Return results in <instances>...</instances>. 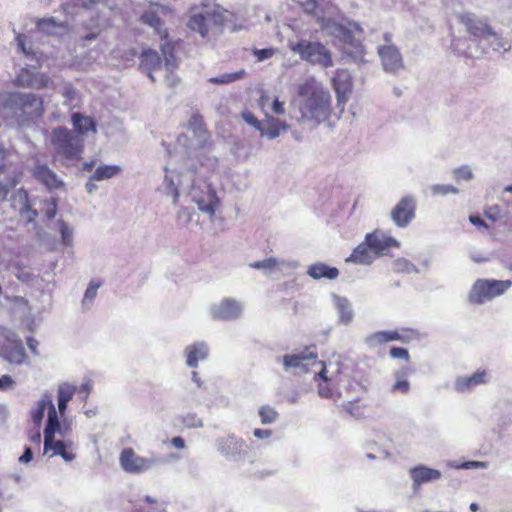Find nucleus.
Masks as SVG:
<instances>
[{"label": "nucleus", "instance_id": "nucleus-1", "mask_svg": "<svg viewBox=\"0 0 512 512\" xmlns=\"http://www.w3.org/2000/svg\"><path fill=\"white\" fill-rule=\"evenodd\" d=\"M46 411L47 420L43 431L44 452L52 451L51 456H60L65 462L73 461L76 454L75 444L69 438L72 431L71 423L66 419H59L52 396L48 393H44L30 411V418L38 429Z\"/></svg>", "mask_w": 512, "mask_h": 512}, {"label": "nucleus", "instance_id": "nucleus-2", "mask_svg": "<svg viewBox=\"0 0 512 512\" xmlns=\"http://www.w3.org/2000/svg\"><path fill=\"white\" fill-rule=\"evenodd\" d=\"M299 112L304 122L319 125L331 114L330 91L315 77H307L298 85Z\"/></svg>", "mask_w": 512, "mask_h": 512}, {"label": "nucleus", "instance_id": "nucleus-3", "mask_svg": "<svg viewBox=\"0 0 512 512\" xmlns=\"http://www.w3.org/2000/svg\"><path fill=\"white\" fill-rule=\"evenodd\" d=\"M459 22L464 25L468 39L457 38L452 41V47L458 54L477 58L486 53L482 45L487 37L492 35V27L488 20L472 12H464L458 16Z\"/></svg>", "mask_w": 512, "mask_h": 512}, {"label": "nucleus", "instance_id": "nucleus-4", "mask_svg": "<svg viewBox=\"0 0 512 512\" xmlns=\"http://www.w3.org/2000/svg\"><path fill=\"white\" fill-rule=\"evenodd\" d=\"M21 173L16 166H0V202L7 201L26 222H32L38 215L29 204L28 193L23 188L16 189Z\"/></svg>", "mask_w": 512, "mask_h": 512}, {"label": "nucleus", "instance_id": "nucleus-5", "mask_svg": "<svg viewBox=\"0 0 512 512\" xmlns=\"http://www.w3.org/2000/svg\"><path fill=\"white\" fill-rule=\"evenodd\" d=\"M187 192L198 209L213 219L220 199L212 184L195 167L186 176Z\"/></svg>", "mask_w": 512, "mask_h": 512}, {"label": "nucleus", "instance_id": "nucleus-6", "mask_svg": "<svg viewBox=\"0 0 512 512\" xmlns=\"http://www.w3.org/2000/svg\"><path fill=\"white\" fill-rule=\"evenodd\" d=\"M160 48L163 60L156 51L144 50L140 57V68L147 73L152 81H155L153 71L165 70L167 72L166 81L170 87H173L178 83V78L172 75L178 66L174 47L166 41L160 45Z\"/></svg>", "mask_w": 512, "mask_h": 512}, {"label": "nucleus", "instance_id": "nucleus-7", "mask_svg": "<svg viewBox=\"0 0 512 512\" xmlns=\"http://www.w3.org/2000/svg\"><path fill=\"white\" fill-rule=\"evenodd\" d=\"M226 14L227 10L220 6L206 7L202 10L193 11L187 26L203 39L211 40L222 32Z\"/></svg>", "mask_w": 512, "mask_h": 512}, {"label": "nucleus", "instance_id": "nucleus-8", "mask_svg": "<svg viewBox=\"0 0 512 512\" xmlns=\"http://www.w3.org/2000/svg\"><path fill=\"white\" fill-rule=\"evenodd\" d=\"M54 158L78 160L83 152V141L79 135L65 127L54 128L49 136Z\"/></svg>", "mask_w": 512, "mask_h": 512}, {"label": "nucleus", "instance_id": "nucleus-9", "mask_svg": "<svg viewBox=\"0 0 512 512\" xmlns=\"http://www.w3.org/2000/svg\"><path fill=\"white\" fill-rule=\"evenodd\" d=\"M511 287V280L478 279L469 291L468 301L474 305H482L503 295Z\"/></svg>", "mask_w": 512, "mask_h": 512}, {"label": "nucleus", "instance_id": "nucleus-10", "mask_svg": "<svg viewBox=\"0 0 512 512\" xmlns=\"http://www.w3.org/2000/svg\"><path fill=\"white\" fill-rule=\"evenodd\" d=\"M288 45L303 61L323 68L333 66L331 52L320 42L302 39L298 42L289 41Z\"/></svg>", "mask_w": 512, "mask_h": 512}, {"label": "nucleus", "instance_id": "nucleus-11", "mask_svg": "<svg viewBox=\"0 0 512 512\" xmlns=\"http://www.w3.org/2000/svg\"><path fill=\"white\" fill-rule=\"evenodd\" d=\"M322 29L328 34L343 42L346 45L351 46L355 49V54L352 55V52L349 48H345V53L347 55H351L356 62L363 61V48L359 41L355 40L353 37L354 31H361L359 24L350 23L349 26H345L344 24L338 23L333 20L324 21L322 24Z\"/></svg>", "mask_w": 512, "mask_h": 512}, {"label": "nucleus", "instance_id": "nucleus-12", "mask_svg": "<svg viewBox=\"0 0 512 512\" xmlns=\"http://www.w3.org/2000/svg\"><path fill=\"white\" fill-rule=\"evenodd\" d=\"M194 164H184L179 170L164 168L165 175L162 183L158 187V191L166 197L172 199V204H179L180 189L187 190L186 175L193 170Z\"/></svg>", "mask_w": 512, "mask_h": 512}, {"label": "nucleus", "instance_id": "nucleus-13", "mask_svg": "<svg viewBox=\"0 0 512 512\" xmlns=\"http://www.w3.org/2000/svg\"><path fill=\"white\" fill-rule=\"evenodd\" d=\"M173 14V8L169 4L150 2L147 8L140 16V21L144 25L153 29L161 40L167 41L168 30L165 26L164 18Z\"/></svg>", "mask_w": 512, "mask_h": 512}, {"label": "nucleus", "instance_id": "nucleus-14", "mask_svg": "<svg viewBox=\"0 0 512 512\" xmlns=\"http://www.w3.org/2000/svg\"><path fill=\"white\" fill-rule=\"evenodd\" d=\"M0 357L11 364L25 363L27 355L22 340L13 331L0 326Z\"/></svg>", "mask_w": 512, "mask_h": 512}, {"label": "nucleus", "instance_id": "nucleus-15", "mask_svg": "<svg viewBox=\"0 0 512 512\" xmlns=\"http://www.w3.org/2000/svg\"><path fill=\"white\" fill-rule=\"evenodd\" d=\"M283 366L286 371H293L298 374L302 372H314V368H319L324 362L317 361V353L312 348H306L303 351L286 354L282 357Z\"/></svg>", "mask_w": 512, "mask_h": 512}, {"label": "nucleus", "instance_id": "nucleus-16", "mask_svg": "<svg viewBox=\"0 0 512 512\" xmlns=\"http://www.w3.org/2000/svg\"><path fill=\"white\" fill-rule=\"evenodd\" d=\"M121 468L130 474H142L152 469L157 463L156 456L143 457L135 453L132 448H125L119 456Z\"/></svg>", "mask_w": 512, "mask_h": 512}, {"label": "nucleus", "instance_id": "nucleus-17", "mask_svg": "<svg viewBox=\"0 0 512 512\" xmlns=\"http://www.w3.org/2000/svg\"><path fill=\"white\" fill-rule=\"evenodd\" d=\"M387 42L378 47V55L383 69L388 73H397L404 68V62L399 49L391 42L388 34L384 36Z\"/></svg>", "mask_w": 512, "mask_h": 512}, {"label": "nucleus", "instance_id": "nucleus-18", "mask_svg": "<svg viewBox=\"0 0 512 512\" xmlns=\"http://www.w3.org/2000/svg\"><path fill=\"white\" fill-rule=\"evenodd\" d=\"M216 448L225 458L233 461L243 459L247 454V444L243 439L228 434L216 440Z\"/></svg>", "mask_w": 512, "mask_h": 512}, {"label": "nucleus", "instance_id": "nucleus-19", "mask_svg": "<svg viewBox=\"0 0 512 512\" xmlns=\"http://www.w3.org/2000/svg\"><path fill=\"white\" fill-rule=\"evenodd\" d=\"M243 312V304L235 299L226 298L210 307L211 317L215 320L232 321Z\"/></svg>", "mask_w": 512, "mask_h": 512}, {"label": "nucleus", "instance_id": "nucleus-20", "mask_svg": "<svg viewBox=\"0 0 512 512\" xmlns=\"http://www.w3.org/2000/svg\"><path fill=\"white\" fill-rule=\"evenodd\" d=\"M332 82L337 97V106L343 111L352 93L353 84L351 75L347 70H337Z\"/></svg>", "mask_w": 512, "mask_h": 512}, {"label": "nucleus", "instance_id": "nucleus-21", "mask_svg": "<svg viewBox=\"0 0 512 512\" xmlns=\"http://www.w3.org/2000/svg\"><path fill=\"white\" fill-rule=\"evenodd\" d=\"M188 129L191 131L193 139L195 140V147L190 153L193 154L194 157L198 158L202 155V152L198 150L204 149L209 140V134L205 129L203 119L199 114L191 115L188 121Z\"/></svg>", "mask_w": 512, "mask_h": 512}, {"label": "nucleus", "instance_id": "nucleus-22", "mask_svg": "<svg viewBox=\"0 0 512 512\" xmlns=\"http://www.w3.org/2000/svg\"><path fill=\"white\" fill-rule=\"evenodd\" d=\"M416 203L412 196L403 197L391 211L393 222L399 227H406L414 217Z\"/></svg>", "mask_w": 512, "mask_h": 512}, {"label": "nucleus", "instance_id": "nucleus-23", "mask_svg": "<svg viewBox=\"0 0 512 512\" xmlns=\"http://www.w3.org/2000/svg\"><path fill=\"white\" fill-rule=\"evenodd\" d=\"M19 92L0 93V119L21 117Z\"/></svg>", "mask_w": 512, "mask_h": 512}, {"label": "nucleus", "instance_id": "nucleus-24", "mask_svg": "<svg viewBox=\"0 0 512 512\" xmlns=\"http://www.w3.org/2000/svg\"><path fill=\"white\" fill-rule=\"evenodd\" d=\"M249 266L253 269L263 270L266 275H271L275 272H284L287 269H295L298 267V262L295 260L269 257L261 261L250 263Z\"/></svg>", "mask_w": 512, "mask_h": 512}, {"label": "nucleus", "instance_id": "nucleus-25", "mask_svg": "<svg viewBox=\"0 0 512 512\" xmlns=\"http://www.w3.org/2000/svg\"><path fill=\"white\" fill-rule=\"evenodd\" d=\"M33 177L50 191L64 188V182L46 164L37 163L31 170Z\"/></svg>", "mask_w": 512, "mask_h": 512}, {"label": "nucleus", "instance_id": "nucleus-26", "mask_svg": "<svg viewBox=\"0 0 512 512\" xmlns=\"http://www.w3.org/2000/svg\"><path fill=\"white\" fill-rule=\"evenodd\" d=\"M409 476L412 480V488L416 491L423 484L438 481L442 477V473L440 470L426 465H417L409 470Z\"/></svg>", "mask_w": 512, "mask_h": 512}, {"label": "nucleus", "instance_id": "nucleus-27", "mask_svg": "<svg viewBox=\"0 0 512 512\" xmlns=\"http://www.w3.org/2000/svg\"><path fill=\"white\" fill-rule=\"evenodd\" d=\"M365 240L375 256L385 254L391 247H399V242L396 239L379 230L367 234Z\"/></svg>", "mask_w": 512, "mask_h": 512}, {"label": "nucleus", "instance_id": "nucleus-28", "mask_svg": "<svg viewBox=\"0 0 512 512\" xmlns=\"http://www.w3.org/2000/svg\"><path fill=\"white\" fill-rule=\"evenodd\" d=\"M332 365L329 364L326 366L324 363L318 368V371L315 372L314 379H321L322 383L318 385V395L322 398H332L334 396L333 389L330 387L329 383L337 381V374H339V370H331Z\"/></svg>", "mask_w": 512, "mask_h": 512}, {"label": "nucleus", "instance_id": "nucleus-29", "mask_svg": "<svg viewBox=\"0 0 512 512\" xmlns=\"http://www.w3.org/2000/svg\"><path fill=\"white\" fill-rule=\"evenodd\" d=\"M288 129L289 125L285 121L266 113L259 132L261 137L273 140L279 137L281 133L287 132Z\"/></svg>", "mask_w": 512, "mask_h": 512}, {"label": "nucleus", "instance_id": "nucleus-30", "mask_svg": "<svg viewBox=\"0 0 512 512\" xmlns=\"http://www.w3.org/2000/svg\"><path fill=\"white\" fill-rule=\"evenodd\" d=\"M489 381V375L485 370H478L470 376H459L454 382V390L458 393L471 392L475 387Z\"/></svg>", "mask_w": 512, "mask_h": 512}, {"label": "nucleus", "instance_id": "nucleus-31", "mask_svg": "<svg viewBox=\"0 0 512 512\" xmlns=\"http://www.w3.org/2000/svg\"><path fill=\"white\" fill-rule=\"evenodd\" d=\"M186 365L190 368H197L200 361L207 359L209 346L204 341H197L187 345L183 351Z\"/></svg>", "mask_w": 512, "mask_h": 512}, {"label": "nucleus", "instance_id": "nucleus-32", "mask_svg": "<svg viewBox=\"0 0 512 512\" xmlns=\"http://www.w3.org/2000/svg\"><path fill=\"white\" fill-rule=\"evenodd\" d=\"M20 98L21 116L34 118L42 115L43 101L40 97L32 93H20Z\"/></svg>", "mask_w": 512, "mask_h": 512}, {"label": "nucleus", "instance_id": "nucleus-33", "mask_svg": "<svg viewBox=\"0 0 512 512\" xmlns=\"http://www.w3.org/2000/svg\"><path fill=\"white\" fill-rule=\"evenodd\" d=\"M36 27L39 32L50 36H63L69 31L67 22L59 21L54 17L38 19Z\"/></svg>", "mask_w": 512, "mask_h": 512}, {"label": "nucleus", "instance_id": "nucleus-34", "mask_svg": "<svg viewBox=\"0 0 512 512\" xmlns=\"http://www.w3.org/2000/svg\"><path fill=\"white\" fill-rule=\"evenodd\" d=\"M332 302L338 313V322L348 325L353 320V310L350 301L346 297L332 294Z\"/></svg>", "mask_w": 512, "mask_h": 512}, {"label": "nucleus", "instance_id": "nucleus-35", "mask_svg": "<svg viewBox=\"0 0 512 512\" xmlns=\"http://www.w3.org/2000/svg\"><path fill=\"white\" fill-rule=\"evenodd\" d=\"M307 274L314 280L329 279L334 280L339 276V270L325 263L318 262L312 264L307 269Z\"/></svg>", "mask_w": 512, "mask_h": 512}, {"label": "nucleus", "instance_id": "nucleus-36", "mask_svg": "<svg viewBox=\"0 0 512 512\" xmlns=\"http://www.w3.org/2000/svg\"><path fill=\"white\" fill-rule=\"evenodd\" d=\"M412 373L410 367H402L394 372L395 382L391 386L390 391L394 394L400 393L406 395L410 391V382L408 377Z\"/></svg>", "mask_w": 512, "mask_h": 512}, {"label": "nucleus", "instance_id": "nucleus-37", "mask_svg": "<svg viewBox=\"0 0 512 512\" xmlns=\"http://www.w3.org/2000/svg\"><path fill=\"white\" fill-rule=\"evenodd\" d=\"M375 254L368 247L367 242H363L359 244L351 253L349 257L346 258V262H353L361 265H369L375 260Z\"/></svg>", "mask_w": 512, "mask_h": 512}, {"label": "nucleus", "instance_id": "nucleus-38", "mask_svg": "<svg viewBox=\"0 0 512 512\" xmlns=\"http://www.w3.org/2000/svg\"><path fill=\"white\" fill-rule=\"evenodd\" d=\"M401 335L394 330H383L375 332L366 337L365 342L369 347H377L383 343L401 340Z\"/></svg>", "mask_w": 512, "mask_h": 512}, {"label": "nucleus", "instance_id": "nucleus-39", "mask_svg": "<svg viewBox=\"0 0 512 512\" xmlns=\"http://www.w3.org/2000/svg\"><path fill=\"white\" fill-rule=\"evenodd\" d=\"M72 123L75 131L77 132L76 135L81 136L88 132H96V124L94 120L90 117L83 116L80 113L72 114Z\"/></svg>", "mask_w": 512, "mask_h": 512}, {"label": "nucleus", "instance_id": "nucleus-40", "mask_svg": "<svg viewBox=\"0 0 512 512\" xmlns=\"http://www.w3.org/2000/svg\"><path fill=\"white\" fill-rule=\"evenodd\" d=\"M492 35L486 38L484 43L482 45L486 47V52L489 48L493 49L494 51H501L507 52L511 49V45L509 41L502 36L498 35L493 29H492Z\"/></svg>", "mask_w": 512, "mask_h": 512}, {"label": "nucleus", "instance_id": "nucleus-41", "mask_svg": "<svg viewBox=\"0 0 512 512\" xmlns=\"http://www.w3.org/2000/svg\"><path fill=\"white\" fill-rule=\"evenodd\" d=\"M120 172L121 167L119 165H100L94 171L93 175L91 176V180H108L118 175Z\"/></svg>", "mask_w": 512, "mask_h": 512}, {"label": "nucleus", "instance_id": "nucleus-42", "mask_svg": "<svg viewBox=\"0 0 512 512\" xmlns=\"http://www.w3.org/2000/svg\"><path fill=\"white\" fill-rule=\"evenodd\" d=\"M245 76H246V71L244 69H240L236 72L223 73L219 76L212 77L209 79V82L212 84L223 85V84H229V83L235 82L237 80H240V79L244 78Z\"/></svg>", "mask_w": 512, "mask_h": 512}, {"label": "nucleus", "instance_id": "nucleus-43", "mask_svg": "<svg viewBox=\"0 0 512 512\" xmlns=\"http://www.w3.org/2000/svg\"><path fill=\"white\" fill-rule=\"evenodd\" d=\"M9 266H10V269L15 274V276L21 282L28 283L33 280V277H34L33 273L30 271V269H28L27 267L22 265L19 261H17V260L11 261Z\"/></svg>", "mask_w": 512, "mask_h": 512}, {"label": "nucleus", "instance_id": "nucleus-44", "mask_svg": "<svg viewBox=\"0 0 512 512\" xmlns=\"http://www.w3.org/2000/svg\"><path fill=\"white\" fill-rule=\"evenodd\" d=\"M101 286V282L99 281H96V280H91L85 293H84V296H83V299H82V306L86 309L90 308V306L92 305L96 295H97V292H98V289L100 288Z\"/></svg>", "mask_w": 512, "mask_h": 512}, {"label": "nucleus", "instance_id": "nucleus-45", "mask_svg": "<svg viewBox=\"0 0 512 512\" xmlns=\"http://www.w3.org/2000/svg\"><path fill=\"white\" fill-rule=\"evenodd\" d=\"M57 227L60 233L62 244L66 247L72 246L73 229L63 220L57 221Z\"/></svg>", "mask_w": 512, "mask_h": 512}, {"label": "nucleus", "instance_id": "nucleus-46", "mask_svg": "<svg viewBox=\"0 0 512 512\" xmlns=\"http://www.w3.org/2000/svg\"><path fill=\"white\" fill-rule=\"evenodd\" d=\"M393 269L396 272L408 273V274L418 272L417 267L412 262H410L409 260L404 259V258H399V259L395 260L393 263Z\"/></svg>", "mask_w": 512, "mask_h": 512}, {"label": "nucleus", "instance_id": "nucleus-47", "mask_svg": "<svg viewBox=\"0 0 512 512\" xmlns=\"http://www.w3.org/2000/svg\"><path fill=\"white\" fill-rule=\"evenodd\" d=\"M62 95L66 99V105H70L73 107L76 106L79 99V93L71 84L67 83L63 86Z\"/></svg>", "mask_w": 512, "mask_h": 512}, {"label": "nucleus", "instance_id": "nucleus-48", "mask_svg": "<svg viewBox=\"0 0 512 512\" xmlns=\"http://www.w3.org/2000/svg\"><path fill=\"white\" fill-rule=\"evenodd\" d=\"M76 391V386L69 383H62L58 386L57 389V399L69 402L73 398Z\"/></svg>", "mask_w": 512, "mask_h": 512}, {"label": "nucleus", "instance_id": "nucleus-49", "mask_svg": "<svg viewBox=\"0 0 512 512\" xmlns=\"http://www.w3.org/2000/svg\"><path fill=\"white\" fill-rule=\"evenodd\" d=\"M430 190L433 196H445L459 193V189L450 184H434L430 187Z\"/></svg>", "mask_w": 512, "mask_h": 512}, {"label": "nucleus", "instance_id": "nucleus-50", "mask_svg": "<svg viewBox=\"0 0 512 512\" xmlns=\"http://www.w3.org/2000/svg\"><path fill=\"white\" fill-rule=\"evenodd\" d=\"M50 79L47 75L37 73L31 77L30 80H26V84L35 89H42L49 87Z\"/></svg>", "mask_w": 512, "mask_h": 512}, {"label": "nucleus", "instance_id": "nucleus-51", "mask_svg": "<svg viewBox=\"0 0 512 512\" xmlns=\"http://www.w3.org/2000/svg\"><path fill=\"white\" fill-rule=\"evenodd\" d=\"M344 410L353 418L360 419L364 416V407L358 401H348L343 404Z\"/></svg>", "mask_w": 512, "mask_h": 512}, {"label": "nucleus", "instance_id": "nucleus-52", "mask_svg": "<svg viewBox=\"0 0 512 512\" xmlns=\"http://www.w3.org/2000/svg\"><path fill=\"white\" fill-rule=\"evenodd\" d=\"M259 416L263 424H271L277 420L278 413L271 406H262L259 410Z\"/></svg>", "mask_w": 512, "mask_h": 512}, {"label": "nucleus", "instance_id": "nucleus-53", "mask_svg": "<svg viewBox=\"0 0 512 512\" xmlns=\"http://www.w3.org/2000/svg\"><path fill=\"white\" fill-rule=\"evenodd\" d=\"M453 176L456 180H472L474 177L473 171L470 166L462 165L453 170Z\"/></svg>", "mask_w": 512, "mask_h": 512}, {"label": "nucleus", "instance_id": "nucleus-54", "mask_svg": "<svg viewBox=\"0 0 512 512\" xmlns=\"http://www.w3.org/2000/svg\"><path fill=\"white\" fill-rule=\"evenodd\" d=\"M86 9H92L98 5H103L110 10L114 9V2L112 0H79L78 4Z\"/></svg>", "mask_w": 512, "mask_h": 512}, {"label": "nucleus", "instance_id": "nucleus-55", "mask_svg": "<svg viewBox=\"0 0 512 512\" xmlns=\"http://www.w3.org/2000/svg\"><path fill=\"white\" fill-rule=\"evenodd\" d=\"M242 119L255 130L259 131L262 125V120H259L252 112L244 111L241 114Z\"/></svg>", "mask_w": 512, "mask_h": 512}, {"label": "nucleus", "instance_id": "nucleus-56", "mask_svg": "<svg viewBox=\"0 0 512 512\" xmlns=\"http://www.w3.org/2000/svg\"><path fill=\"white\" fill-rule=\"evenodd\" d=\"M183 423L189 428H200L203 426V421L196 414L188 413L183 418Z\"/></svg>", "mask_w": 512, "mask_h": 512}, {"label": "nucleus", "instance_id": "nucleus-57", "mask_svg": "<svg viewBox=\"0 0 512 512\" xmlns=\"http://www.w3.org/2000/svg\"><path fill=\"white\" fill-rule=\"evenodd\" d=\"M285 113L284 102L274 97L269 107V114L283 115Z\"/></svg>", "mask_w": 512, "mask_h": 512}, {"label": "nucleus", "instance_id": "nucleus-58", "mask_svg": "<svg viewBox=\"0 0 512 512\" xmlns=\"http://www.w3.org/2000/svg\"><path fill=\"white\" fill-rule=\"evenodd\" d=\"M27 36L24 34H18L16 36V41L19 50H21L26 55H31L33 53L30 46L27 45Z\"/></svg>", "mask_w": 512, "mask_h": 512}, {"label": "nucleus", "instance_id": "nucleus-59", "mask_svg": "<svg viewBox=\"0 0 512 512\" xmlns=\"http://www.w3.org/2000/svg\"><path fill=\"white\" fill-rule=\"evenodd\" d=\"M390 356L395 359H403L409 361L410 356L407 349L402 347H392L390 349Z\"/></svg>", "mask_w": 512, "mask_h": 512}, {"label": "nucleus", "instance_id": "nucleus-60", "mask_svg": "<svg viewBox=\"0 0 512 512\" xmlns=\"http://www.w3.org/2000/svg\"><path fill=\"white\" fill-rule=\"evenodd\" d=\"M192 211L188 208H181L177 213V221L181 225H187L192 219Z\"/></svg>", "mask_w": 512, "mask_h": 512}, {"label": "nucleus", "instance_id": "nucleus-61", "mask_svg": "<svg viewBox=\"0 0 512 512\" xmlns=\"http://www.w3.org/2000/svg\"><path fill=\"white\" fill-rule=\"evenodd\" d=\"M272 99L273 98L266 93H262L258 99V107L263 111L264 116L266 115V113H269V107Z\"/></svg>", "mask_w": 512, "mask_h": 512}, {"label": "nucleus", "instance_id": "nucleus-62", "mask_svg": "<svg viewBox=\"0 0 512 512\" xmlns=\"http://www.w3.org/2000/svg\"><path fill=\"white\" fill-rule=\"evenodd\" d=\"M275 53L273 48H265V49H256L253 54L257 58L258 61H264L271 58Z\"/></svg>", "mask_w": 512, "mask_h": 512}, {"label": "nucleus", "instance_id": "nucleus-63", "mask_svg": "<svg viewBox=\"0 0 512 512\" xmlns=\"http://www.w3.org/2000/svg\"><path fill=\"white\" fill-rule=\"evenodd\" d=\"M485 217L488 218L489 220L495 222L497 221L500 216H501V209L498 205H493V206H490L489 208H487L485 210V213H484Z\"/></svg>", "mask_w": 512, "mask_h": 512}, {"label": "nucleus", "instance_id": "nucleus-64", "mask_svg": "<svg viewBox=\"0 0 512 512\" xmlns=\"http://www.w3.org/2000/svg\"><path fill=\"white\" fill-rule=\"evenodd\" d=\"M15 386V380L10 375L0 377V391L12 390Z\"/></svg>", "mask_w": 512, "mask_h": 512}]
</instances>
